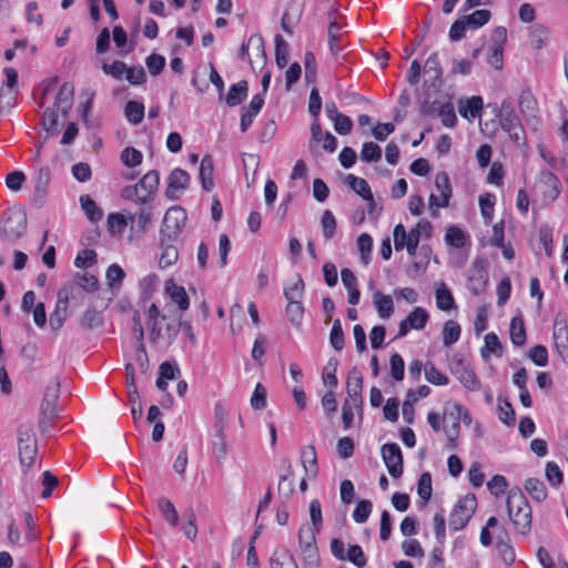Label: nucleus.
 <instances>
[{
    "mask_svg": "<svg viewBox=\"0 0 568 568\" xmlns=\"http://www.w3.org/2000/svg\"><path fill=\"white\" fill-rule=\"evenodd\" d=\"M74 87L70 82H64L53 103V108H47L42 115V125L48 133H58V112L65 118L72 108Z\"/></svg>",
    "mask_w": 568,
    "mask_h": 568,
    "instance_id": "nucleus-1",
    "label": "nucleus"
},
{
    "mask_svg": "<svg viewBox=\"0 0 568 568\" xmlns=\"http://www.w3.org/2000/svg\"><path fill=\"white\" fill-rule=\"evenodd\" d=\"M432 224L427 220H420L408 233L402 223H398L393 231L394 245L396 251L406 247L409 255H415L423 233L429 235Z\"/></svg>",
    "mask_w": 568,
    "mask_h": 568,
    "instance_id": "nucleus-2",
    "label": "nucleus"
},
{
    "mask_svg": "<svg viewBox=\"0 0 568 568\" xmlns=\"http://www.w3.org/2000/svg\"><path fill=\"white\" fill-rule=\"evenodd\" d=\"M494 111L499 118L501 129L509 134L511 140L519 143L524 135V129L511 102L505 100L500 108L495 105Z\"/></svg>",
    "mask_w": 568,
    "mask_h": 568,
    "instance_id": "nucleus-3",
    "label": "nucleus"
},
{
    "mask_svg": "<svg viewBox=\"0 0 568 568\" xmlns=\"http://www.w3.org/2000/svg\"><path fill=\"white\" fill-rule=\"evenodd\" d=\"M27 230V214L21 210L7 213L0 224V234L10 242L16 243Z\"/></svg>",
    "mask_w": 568,
    "mask_h": 568,
    "instance_id": "nucleus-4",
    "label": "nucleus"
},
{
    "mask_svg": "<svg viewBox=\"0 0 568 568\" xmlns=\"http://www.w3.org/2000/svg\"><path fill=\"white\" fill-rule=\"evenodd\" d=\"M18 453L21 466L31 467L37 455V439L30 426L21 425L18 428Z\"/></svg>",
    "mask_w": 568,
    "mask_h": 568,
    "instance_id": "nucleus-5",
    "label": "nucleus"
},
{
    "mask_svg": "<svg viewBox=\"0 0 568 568\" xmlns=\"http://www.w3.org/2000/svg\"><path fill=\"white\" fill-rule=\"evenodd\" d=\"M477 507V500L474 494H467L455 505L450 518L449 527L453 530L463 529L471 518Z\"/></svg>",
    "mask_w": 568,
    "mask_h": 568,
    "instance_id": "nucleus-6",
    "label": "nucleus"
},
{
    "mask_svg": "<svg viewBox=\"0 0 568 568\" xmlns=\"http://www.w3.org/2000/svg\"><path fill=\"white\" fill-rule=\"evenodd\" d=\"M187 215L184 209L174 205L171 206L163 219L160 234L168 237L169 241H174L185 225Z\"/></svg>",
    "mask_w": 568,
    "mask_h": 568,
    "instance_id": "nucleus-7",
    "label": "nucleus"
},
{
    "mask_svg": "<svg viewBox=\"0 0 568 568\" xmlns=\"http://www.w3.org/2000/svg\"><path fill=\"white\" fill-rule=\"evenodd\" d=\"M450 373L464 385L468 390L475 392L480 387V382L477 378L469 364L463 358L454 356L449 362Z\"/></svg>",
    "mask_w": 568,
    "mask_h": 568,
    "instance_id": "nucleus-8",
    "label": "nucleus"
},
{
    "mask_svg": "<svg viewBox=\"0 0 568 568\" xmlns=\"http://www.w3.org/2000/svg\"><path fill=\"white\" fill-rule=\"evenodd\" d=\"M560 186L559 179L552 172L544 170L535 184V193L541 194L545 203H550L558 197Z\"/></svg>",
    "mask_w": 568,
    "mask_h": 568,
    "instance_id": "nucleus-9",
    "label": "nucleus"
},
{
    "mask_svg": "<svg viewBox=\"0 0 568 568\" xmlns=\"http://www.w3.org/2000/svg\"><path fill=\"white\" fill-rule=\"evenodd\" d=\"M74 296H75V286L74 285H65L59 290L55 310L50 315V326L53 331H58L62 327V325L65 321V316H67L69 300Z\"/></svg>",
    "mask_w": 568,
    "mask_h": 568,
    "instance_id": "nucleus-10",
    "label": "nucleus"
},
{
    "mask_svg": "<svg viewBox=\"0 0 568 568\" xmlns=\"http://www.w3.org/2000/svg\"><path fill=\"white\" fill-rule=\"evenodd\" d=\"M382 457L393 478H398L403 474V455L396 443H387L382 446Z\"/></svg>",
    "mask_w": 568,
    "mask_h": 568,
    "instance_id": "nucleus-11",
    "label": "nucleus"
},
{
    "mask_svg": "<svg viewBox=\"0 0 568 568\" xmlns=\"http://www.w3.org/2000/svg\"><path fill=\"white\" fill-rule=\"evenodd\" d=\"M486 264L487 263L484 258H476L469 268L468 287L476 296L485 291L488 282Z\"/></svg>",
    "mask_w": 568,
    "mask_h": 568,
    "instance_id": "nucleus-12",
    "label": "nucleus"
},
{
    "mask_svg": "<svg viewBox=\"0 0 568 568\" xmlns=\"http://www.w3.org/2000/svg\"><path fill=\"white\" fill-rule=\"evenodd\" d=\"M60 396V381L54 377L52 378L44 389V395L41 402L40 412L43 415H54L58 416V406L57 402Z\"/></svg>",
    "mask_w": 568,
    "mask_h": 568,
    "instance_id": "nucleus-13",
    "label": "nucleus"
},
{
    "mask_svg": "<svg viewBox=\"0 0 568 568\" xmlns=\"http://www.w3.org/2000/svg\"><path fill=\"white\" fill-rule=\"evenodd\" d=\"M190 182V175L182 169H174L169 175L165 196L170 200H178L180 193L185 190Z\"/></svg>",
    "mask_w": 568,
    "mask_h": 568,
    "instance_id": "nucleus-14",
    "label": "nucleus"
},
{
    "mask_svg": "<svg viewBox=\"0 0 568 568\" xmlns=\"http://www.w3.org/2000/svg\"><path fill=\"white\" fill-rule=\"evenodd\" d=\"M159 182L160 175L156 170H151L142 176L139 183H136L142 193L139 195V204H145L150 201L158 190Z\"/></svg>",
    "mask_w": 568,
    "mask_h": 568,
    "instance_id": "nucleus-15",
    "label": "nucleus"
},
{
    "mask_svg": "<svg viewBox=\"0 0 568 568\" xmlns=\"http://www.w3.org/2000/svg\"><path fill=\"white\" fill-rule=\"evenodd\" d=\"M264 105L263 94H255L248 105L242 108L240 129L245 132Z\"/></svg>",
    "mask_w": 568,
    "mask_h": 568,
    "instance_id": "nucleus-16",
    "label": "nucleus"
},
{
    "mask_svg": "<svg viewBox=\"0 0 568 568\" xmlns=\"http://www.w3.org/2000/svg\"><path fill=\"white\" fill-rule=\"evenodd\" d=\"M362 388H363V376L356 367H353L348 372L346 389H347V394H348L349 398L354 402L355 405L362 404V396H361Z\"/></svg>",
    "mask_w": 568,
    "mask_h": 568,
    "instance_id": "nucleus-17",
    "label": "nucleus"
},
{
    "mask_svg": "<svg viewBox=\"0 0 568 568\" xmlns=\"http://www.w3.org/2000/svg\"><path fill=\"white\" fill-rule=\"evenodd\" d=\"M336 11H332L328 13L329 24H328V45L332 55H338L342 47L339 45V41L342 38V26L335 20Z\"/></svg>",
    "mask_w": 568,
    "mask_h": 568,
    "instance_id": "nucleus-18",
    "label": "nucleus"
},
{
    "mask_svg": "<svg viewBox=\"0 0 568 568\" xmlns=\"http://www.w3.org/2000/svg\"><path fill=\"white\" fill-rule=\"evenodd\" d=\"M424 73L429 74V82L433 88L436 90L440 89L443 85V71L438 61L437 53H433L428 57L424 64Z\"/></svg>",
    "mask_w": 568,
    "mask_h": 568,
    "instance_id": "nucleus-19",
    "label": "nucleus"
},
{
    "mask_svg": "<svg viewBox=\"0 0 568 568\" xmlns=\"http://www.w3.org/2000/svg\"><path fill=\"white\" fill-rule=\"evenodd\" d=\"M301 460L305 470V474L310 478H315L318 474L317 454L313 445H307L302 448Z\"/></svg>",
    "mask_w": 568,
    "mask_h": 568,
    "instance_id": "nucleus-20",
    "label": "nucleus"
},
{
    "mask_svg": "<svg viewBox=\"0 0 568 568\" xmlns=\"http://www.w3.org/2000/svg\"><path fill=\"white\" fill-rule=\"evenodd\" d=\"M165 293L181 311H186L189 308L190 300L183 286L176 285L173 281H166Z\"/></svg>",
    "mask_w": 568,
    "mask_h": 568,
    "instance_id": "nucleus-21",
    "label": "nucleus"
},
{
    "mask_svg": "<svg viewBox=\"0 0 568 568\" xmlns=\"http://www.w3.org/2000/svg\"><path fill=\"white\" fill-rule=\"evenodd\" d=\"M270 565L271 568H298L294 556L285 547L274 550Z\"/></svg>",
    "mask_w": 568,
    "mask_h": 568,
    "instance_id": "nucleus-22",
    "label": "nucleus"
},
{
    "mask_svg": "<svg viewBox=\"0 0 568 568\" xmlns=\"http://www.w3.org/2000/svg\"><path fill=\"white\" fill-rule=\"evenodd\" d=\"M433 111H436L442 118V123L447 128H453L456 124V113L452 102L434 101L432 104Z\"/></svg>",
    "mask_w": 568,
    "mask_h": 568,
    "instance_id": "nucleus-23",
    "label": "nucleus"
},
{
    "mask_svg": "<svg viewBox=\"0 0 568 568\" xmlns=\"http://www.w3.org/2000/svg\"><path fill=\"white\" fill-rule=\"evenodd\" d=\"M173 241H169L168 237L161 236L160 243L162 247V254L159 260L161 268H166L176 262L179 253L178 248L172 244Z\"/></svg>",
    "mask_w": 568,
    "mask_h": 568,
    "instance_id": "nucleus-24",
    "label": "nucleus"
},
{
    "mask_svg": "<svg viewBox=\"0 0 568 568\" xmlns=\"http://www.w3.org/2000/svg\"><path fill=\"white\" fill-rule=\"evenodd\" d=\"M483 109V99L478 95H474L466 100L459 101V113L466 119H474L480 114Z\"/></svg>",
    "mask_w": 568,
    "mask_h": 568,
    "instance_id": "nucleus-25",
    "label": "nucleus"
},
{
    "mask_svg": "<svg viewBox=\"0 0 568 568\" xmlns=\"http://www.w3.org/2000/svg\"><path fill=\"white\" fill-rule=\"evenodd\" d=\"M508 514L523 511V508H531L524 493L519 488H513L506 500Z\"/></svg>",
    "mask_w": 568,
    "mask_h": 568,
    "instance_id": "nucleus-26",
    "label": "nucleus"
},
{
    "mask_svg": "<svg viewBox=\"0 0 568 568\" xmlns=\"http://www.w3.org/2000/svg\"><path fill=\"white\" fill-rule=\"evenodd\" d=\"M248 91L247 81L242 80L233 85H231L229 93L225 98V102L229 106H236L243 100L246 99Z\"/></svg>",
    "mask_w": 568,
    "mask_h": 568,
    "instance_id": "nucleus-27",
    "label": "nucleus"
},
{
    "mask_svg": "<svg viewBox=\"0 0 568 568\" xmlns=\"http://www.w3.org/2000/svg\"><path fill=\"white\" fill-rule=\"evenodd\" d=\"M554 341L560 355L568 349V325L565 321H555Z\"/></svg>",
    "mask_w": 568,
    "mask_h": 568,
    "instance_id": "nucleus-28",
    "label": "nucleus"
},
{
    "mask_svg": "<svg viewBox=\"0 0 568 568\" xmlns=\"http://www.w3.org/2000/svg\"><path fill=\"white\" fill-rule=\"evenodd\" d=\"M515 528L523 535L530 531L531 528V508H523V511L508 514Z\"/></svg>",
    "mask_w": 568,
    "mask_h": 568,
    "instance_id": "nucleus-29",
    "label": "nucleus"
},
{
    "mask_svg": "<svg viewBox=\"0 0 568 568\" xmlns=\"http://www.w3.org/2000/svg\"><path fill=\"white\" fill-rule=\"evenodd\" d=\"M213 170H214V166H213V160H212L211 155H205L201 161L200 172H199L202 187L205 191H211L214 186Z\"/></svg>",
    "mask_w": 568,
    "mask_h": 568,
    "instance_id": "nucleus-30",
    "label": "nucleus"
},
{
    "mask_svg": "<svg viewBox=\"0 0 568 568\" xmlns=\"http://www.w3.org/2000/svg\"><path fill=\"white\" fill-rule=\"evenodd\" d=\"M373 303L382 318H388L394 312V303L389 295H384L377 291L373 295Z\"/></svg>",
    "mask_w": 568,
    "mask_h": 568,
    "instance_id": "nucleus-31",
    "label": "nucleus"
},
{
    "mask_svg": "<svg viewBox=\"0 0 568 568\" xmlns=\"http://www.w3.org/2000/svg\"><path fill=\"white\" fill-rule=\"evenodd\" d=\"M50 181V171L47 168H41L36 176L34 201L41 205L47 195V186Z\"/></svg>",
    "mask_w": 568,
    "mask_h": 568,
    "instance_id": "nucleus-32",
    "label": "nucleus"
},
{
    "mask_svg": "<svg viewBox=\"0 0 568 568\" xmlns=\"http://www.w3.org/2000/svg\"><path fill=\"white\" fill-rule=\"evenodd\" d=\"M435 186L442 197V202H440L442 207L448 206L453 190H452L450 181H449L447 173L438 172L436 174Z\"/></svg>",
    "mask_w": 568,
    "mask_h": 568,
    "instance_id": "nucleus-33",
    "label": "nucleus"
},
{
    "mask_svg": "<svg viewBox=\"0 0 568 568\" xmlns=\"http://www.w3.org/2000/svg\"><path fill=\"white\" fill-rule=\"evenodd\" d=\"M346 182L355 193L362 196L365 201L373 203V194L366 180L363 178H357L353 174H348L346 176Z\"/></svg>",
    "mask_w": 568,
    "mask_h": 568,
    "instance_id": "nucleus-34",
    "label": "nucleus"
},
{
    "mask_svg": "<svg viewBox=\"0 0 568 568\" xmlns=\"http://www.w3.org/2000/svg\"><path fill=\"white\" fill-rule=\"evenodd\" d=\"M68 285H74L75 293L79 291V288H82L89 293H93L98 290L99 282L94 275L84 272V273H77L74 276V282L69 283Z\"/></svg>",
    "mask_w": 568,
    "mask_h": 568,
    "instance_id": "nucleus-35",
    "label": "nucleus"
},
{
    "mask_svg": "<svg viewBox=\"0 0 568 568\" xmlns=\"http://www.w3.org/2000/svg\"><path fill=\"white\" fill-rule=\"evenodd\" d=\"M529 38L531 47L536 50H539L545 47L549 38V30L547 27L540 23H536L529 29Z\"/></svg>",
    "mask_w": 568,
    "mask_h": 568,
    "instance_id": "nucleus-36",
    "label": "nucleus"
},
{
    "mask_svg": "<svg viewBox=\"0 0 568 568\" xmlns=\"http://www.w3.org/2000/svg\"><path fill=\"white\" fill-rule=\"evenodd\" d=\"M447 415L453 417L454 420H457V423L463 422L466 425H470L471 423V415L468 412V409L464 408L460 404L457 403H447L445 405L444 417H446Z\"/></svg>",
    "mask_w": 568,
    "mask_h": 568,
    "instance_id": "nucleus-37",
    "label": "nucleus"
},
{
    "mask_svg": "<svg viewBox=\"0 0 568 568\" xmlns=\"http://www.w3.org/2000/svg\"><path fill=\"white\" fill-rule=\"evenodd\" d=\"M301 552L305 568L320 567L318 550L316 542H313V539H311V544L308 542V545H304L303 547H301Z\"/></svg>",
    "mask_w": 568,
    "mask_h": 568,
    "instance_id": "nucleus-38",
    "label": "nucleus"
},
{
    "mask_svg": "<svg viewBox=\"0 0 568 568\" xmlns=\"http://www.w3.org/2000/svg\"><path fill=\"white\" fill-rule=\"evenodd\" d=\"M124 115L126 120L134 125L141 123L144 118V104L133 100L126 102Z\"/></svg>",
    "mask_w": 568,
    "mask_h": 568,
    "instance_id": "nucleus-39",
    "label": "nucleus"
},
{
    "mask_svg": "<svg viewBox=\"0 0 568 568\" xmlns=\"http://www.w3.org/2000/svg\"><path fill=\"white\" fill-rule=\"evenodd\" d=\"M525 489L538 503L544 501L547 497V488L538 478H528L525 481Z\"/></svg>",
    "mask_w": 568,
    "mask_h": 568,
    "instance_id": "nucleus-40",
    "label": "nucleus"
},
{
    "mask_svg": "<svg viewBox=\"0 0 568 568\" xmlns=\"http://www.w3.org/2000/svg\"><path fill=\"white\" fill-rule=\"evenodd\" d=\"M80 204L82 210L84 211L87 217L91 222H98L102 219L103 212L100 207H98L97 203L91 199L90 195H81Z\"/></svg>",
    "mask_w": 568,
    "mask_h": 568,
    "instance_id": "nucleus-41",
    "label": "nucleus"
},
{
    "mask_svg": "<svg viewBox=\"0 0 568 568\" xmlns=\"http://www.w3.org/2000/svg\"><path fill=\"white\" fill-rule=\"evenodd\" d=\"M498 417L501 423L507 426H514L516 420V414L513 405L508 402V399L498 396Z\"/></svg>",
    "mask_w": 568,
    "mask_h": 568,
    "instance_id": "nucleus-42",
    "label": "nucleus"
},
{
    "mask_svg": "<svg viewBox=\"0 0 568 568\" xmlns=\"http://www.w3.org/2000/svg\"><path fill=\"white\" fill-rule=\"evenodd\" d=\"M510 339L515 346H523L526 342V331L520 316L513 317L510 322Z\"/></svg>",
    "mask_w": 568,
    "mask_h": 568,
    "instance_id": "nucleus-43",
    "label": "nucleus"
},
{
    "mask_svg": "<svg viewBox=\"0 0 568 568\" xmlns=\"http://www.w3.org/2000/svg\"><path fill=\"white\" fill-rule=\"evenodd\" d=\"M467 236L460 227L456 225H450L449 227H447L445 234V242L448 245L455 248H462L463 246H465Z\"/></svg>",
    "mask_w": 568,
    "mask_h": 568,
    "instance_id": "nucleus-44",
    "label": "nucleus"
},
{
    "mask_svg": "<svg viewBox=\"0 0 568 568\" xmlns=\"http://www.w3.org/2000/svg\"><path fill=\"white\" fill-rule=\"evenodd\" d=\"M501 343L495 333H488L485 336V345L480 349L481 357L488 359L490 354L501 356Z\"/></svg>",
    "mask_w": 568,
    "mask_h": 568,
    "instance_id": "nucleus-45",
    "label": "nucleus"
},
{
    "mask_svg": "<svg viewBox=\"0 0 568 568\" xmlns=\"http://www.w3.org/2000/svg\"><path fill=\"white\" fill-rule=\"evenodd\" d=\"M158 507L168 524L175 527L179 523V515L174 505L168 498L162 497L158 500Z\"/></svg>",
    "mask_w": 568,
    "mask_h": 568,
    "instance_id": "nucleus-46",
    "label": "nucleus"
},
{
    "mask_svg": "<svg viewBox=\"0 0 568 568\" xmlns=\"http://www.w3.org/2000/svg\"><path fill=\"white\" fill-rule=\"evenodd\" d=\"M460 326L457 322L449 320L443 328V343L445 346L455 344L460 337Z\"/></svg>",
    "mask_w": 568,
    "mask_h": 568,
    "instance_id": "nucleus-47",
    "label": "nucleus"
},
{
    "mask_svg": "<svg viewBox=\"0 0 568 568\" xmlns=\"http://www.w3.org/2000/svg\"><path fill=\"white\" fill-rule=\"evenodd\" d=\"M275 61L281 69L288 63V43L281 34L275 36Z\"/></svg>",
    "mask_w": 568,
    "mask_h": 568,
    "instance_id": "nucleus-48",
    "label": "nucleus"
},
{
    "mask_svg": "<svg viewBox=\"0 0 568 568\" xmlns=\"http://www.w3.org/2000/svg\"><path fill=\"white\" fill-rule=\"evenodd\" d=\"M413 329H423L428 321V313L420 306L415 307L405 318Z\"/></svg>",
    "mask_w": 568,
    "mask_h": 568,
    "instance_id": "nucleus-49",
    "label": "nucleus"
},
{
    "mask_svg": "<svg viewBox=\"0 0 568 568\" xmlns=\"http://www.w3.org/2000/svg\"><path fill=\"white\" fill-rule=\"evenodd\" d=\"M436 305L442 311H449L455 306L452 292L446 287L445 284H442L436 290Z\"/></svg>",
    "mask_w": 568,
    "mask_h": 568,
    "instance_id": "nucleus-50",
    "label": "nucleus"
},
{
    "mask_svg": "<svg viewBox=\"0 0 568 568\" xmlns=\"http://www.w3.org/2000/svg\"><path fill=\"white\" fill-rule=\"evenodd\" d=\"M491 13L489 10L480 9L465 16L464 19L469 28L478 29L485 26L489 21Z\"/></svg>",
    "mask_w": 568,
    "mask_h": 568,
    "instance_id": "nucleus-51",
    "label": "nucleus"
},
{
    "mask_svg": "<svg viewBox=\"0 0 568 568\" xmlns=\"http://www.w3.org/2000/svg\"><path fill=\"white\" fill-rule=\"evenodd\" d=\"M424 371L426 381L433 385L443 386L449 382L448 377L440 373L432 362L425 364Z\"/></svg>",
    "mask_w": 568,
    "mask_h": 568,
    "instance_id": "nucleus-52",
    "label": "nucleus"
},
{
    "mask_svg": "<svg viewBox=\"0 0 568 568\" xmlns=\"http://www.w3.org/2000/svg\"><path fill=\"white\" fill-rule=\"evenodd\" d=\"M382 158V149L374 142H366L363 144L361 151V160L364 162H376Z\"/></svg>",
    "mask_w": 568,
    "mask_h": 568,
    "instance_id": "nucleus-53",
    "label": "nucleus"
},
{
    "mask_svg": "<svg viewBox=\"0 0 568 568\" xmlns=\"http://www.w3.org/2000/svg\"><path fill=\"white\" fill-rule=\"evenodd\" d=\"M373 246V240L371 235L363 233L357 239V248L361 253L362 262L367 265L371 260V252Z\"/></svg>",
    "mask_w": 568,
    "mask_h": 568,
    "instance_id": "nucleus-54",
    "label": "nucleus"
},
{
    "mask_svg": "<svg viewBox=\"0 0 568 568\" xmlns=\"http://www.w3.org/2000/svg\"><path fill=\"white\" fill-rule=\"evenodd\" d=\"M338 366V361L336 357H331L324 368L323 373V381L325 384H327L331 388H335L338 384L337 377H336V371Z\"/></svg>",
    "mask_w": 568,
    "mask_h": 568,
    "instance_id": "nucleus-55",
    "label": "nucleus"
},
{
    "mask_svg": "<svg viewBox=\"0 0 568 568\" xmlns=\"http://www.w3.org/2000/svg\"><path fill=\"white\" fill-rule=\"evenodd\" d=\"M329 343L335 351H342L344 347V332L338 318L333 322L329 334Z\"/></svg>",
    "mask_w": 568,
    "mask_h": 568,
    "instance_id": "nucleus-56",
    "label": "nucleus"
},
{
    "mask_svg": "<svg viewBox=\"0 0 568 568\" xmlns=\"http://www.w3.org/2000/svg\"><path fill=\"white\" fill-rule=\"evenodd\" d=\"M80 325L84 329H93L102 325V318L94 308H89L81 316Z\"/></svg>",
    "mask_w": 568,
    "mask_h": 568,
    "instance_id": "nucleus-57",
    "label": "nucleus"
},
{
    "mask_svg": "<svg viewBox=\"0 0 568 568\" xmlns=\"http://www.w3.org/2000/svg\"><path fill=\"white\" fill-rule=\"evenodd\" d=\"M432 476L429 473H423L418 479L417 494L424 501H428L432 497Z\"/></svg>",
    "mask_w": 568,
    "mask_h": 568,
    "instance_id": "nucleus-58",
    "label": "nucleus"
},
{
    "mask_svg": "<svg viewBox=\"0 0 568 568\" xmlns=\"http://www.w3.org/2000/svg\"><path fill=\"white\" fill-rule=\"evenodd\" d=\"M321 225L323 229V235L326 240H331L336 231V220L333 215V213L329 210H325L322 219H321Z\"/></svg>",
    "mask_w": 568,
    "mask_h": 568,
    "instance_id": "nucleus-59",
    "label": "nucleus"
},
{
    "mask_svg": "<svg viewBox=\"0 0 568 568\" xmlns=\"http://www.w3.org/2000/svg\"><path fill=\"white\" fill-rule=\"evenodd\" d=\"M389 366L390 376L397 382L403 381L405 373V363L403 357L398 353H395L390 356Z\"/></svg>",
    "mask_w": 568,
    "mask_h": 568,
    "instance_id": "nucleus-60",
    "label": "nucleus"
},
{
    "mask_svg": "<svg viewBox=\"0 0 568 568\" xmlns=\"http://www.w3.org/2000/svg\"><path fill=\"white\" fill-rule=\"evenodd\" d=\"M266 388L261 383H257L250 400L252 408L255 410L264 409L266 406Z\"/></svg>",
    "mask_w": 568,
    "mask_h": 568,
    "instance_id": "nucleus-61",
    "label": "nucleus"
},
{
    "mask_svg": "<svg viewBox=\"0 0 568 568\" xmlns=\"http://www.w3.org/2000/svg\"><path fill=\"white\" fill-rule=\"evenodd\" d=\"M304 308L301 301H287L286 314L293 325H300Z\"/></svg>",
    "mask_w": 568,
    "mask_h": 568,
    "instance_id": "nucleus-62",
    "label": "nucleus"
},
{
    "mask_svg": "<svg viewBox=\"0 0 568 568\" xmlns=\"http://www.w3.org/2000/svg\"><path fill=\"white\" fill-rule=\"evenodd\" d=\"M142 159H143L142 153L139 150L131 148V146L125 148L121 152V160H122L123 164L129 168L138 166L139 164H141Z\"/></svg>",
    "mask_w": 568,
    "mask_h": 568,
    "instance_id": "nucleus-63",
    "label": "nucleus"
},
{
    "mask_svg": "<svg viewBox=\"0 0 568 568\" xmlns=\"http://www.w3.org/2000/svg\"><path fill=\"white\" fill-rule=\"evenodd\" d=\"M125 78L130 84L141 85L146 81V73L142 65L126 67Z\"/></svg>",
    "mask_w": 568,
    "mask_h": 568,
    "instance_id": "nucleus-64",
    "label": "nucleus"
}]
</instances>
